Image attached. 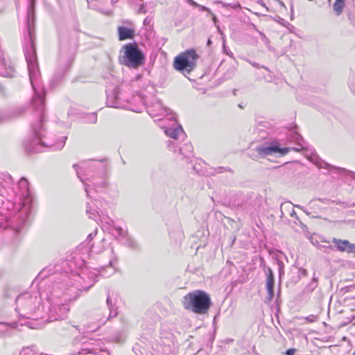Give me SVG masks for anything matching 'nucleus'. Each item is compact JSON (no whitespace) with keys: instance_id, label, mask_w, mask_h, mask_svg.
Returning a JSON list of instances; mask_svg holds the SVG:
<instances>
[{"instance_id":"nucleus-16","label":"nucleus","mask_w":355,"mask_h":355,"mask_svg":"<svg viewBox=\"0 0 355 355\" xmlns=\"http://www.w3.org/2000/svg\"><path fill=\"white\" fill-rule=\"evenodd\" d=\"M320 167L325 168H327V169L335 168V169H337L339 171L345 172L347 175H349L353 179H355V172L347 170V169H345L344 168L332 166H331L330 164H327L326 162H324L322 164H321L320 166Z\"/></svg>"},{"instance_id":"nucleus-7","label":"nucleus","mask_w":355,"mask_h":355,"mask_svg":"<svg viewBox=\"0 0 355 355\" xmlns=\"http://www.w3.org/2000/svg\"><path fill=\"white\" fill-rule=\"evenodd\" d=\"M33 128L35 137L25 147L26 152L30 154L40 153L42 146L45 145L42 140V135L39 127L33 126Z\"/></svg>"},{"instance_id":"nucleus-23","label":"nucleus","mask_w":355,"mask_h":355,"mask_svg":"<svg viewBox=\"0 0 355 355\" xmlns=\"http://www.w3.org/2000/svg\"><path fill=\"white\" fill-rule=\"evenodd\" d=\"M11 325L10 323L0 322V336L6 334Z\"/></svg>"},{"instance_id":"nucleus-1","label":"nucleus","mask_w":355,"mask_h":355,"mask_svg":"<svg viewBox=\"0 0 355 355\" xmlns=\"http://www.w3.org/2000/svg\"><path fill=\"white\" fill-rule=\"evenodd\" d=\"M28 44L26 46L24 49V53L26 60L28 64V69L29 73V78L31 82L33 88L35 91V95L33 98L32 105L33 109L37 113L39 116L38 125L42 126L44 120V92L42 91L40 93L33 84V80L37 76L38 66L37 62L36 50L35 47V35L33 31L30 26V21H28Z\"/></svg>"},{"instance_id":"nucleus-21","label":"nucleus","mask_w":355,"mask_h":355,"mask_svg":"<svg viewBox=\"0 0 355 355\" xmlns=\"http://www.w3.org/2000/svg\"><path fill=\"white\" fill-rule=\"evenodd\" d=\"M69 310V308L64 304L59 306L58 310V318H65L67 315Z\"/></svg>"},{"instance_id":"nucleus-39","label":"nucleus","mask_w":355,"mask_h":355,"mask_svg":"<svg viewBox=\"0 0 355 355\" xmlns=\"http://www.w3.org/2000/svg\"><path fill=\"white\" fill-rule=\"evenodd\" d=\"M27 324L28 325V327L31 329H40L41 327L40 325L33 326L31 322H28Z\"/></svg>"},{"instance_id":"nucleus-42","label":"nucleus","mask_w":355,"mask_h":355,"mask_svg":"<svg viewBox=\"0 0 355 355\" xmlns=\"http://www.w3.org/2000/svg\"><path fill=\"white\" fill-rule=\"evenodd\" d=\"M0 92H1L2 94H3V93H4V88H3V86H1V85H0Z\"/></svg>"},{"instance_id":"nucleus-49","label":"nucleus","mask_w":355,"mask_h":355,"mask_svg":"<svg viewBox=\"0 0 355 355\" xmlns=\"http://www.w3.org/2000/svg\"><path fill=\"white\" fill-rule=\"evenodd\" d=\"M6 76H12V75H10V73H7Z\"/></svg>"},{"instance_id":"nucleus-30","label":"nucleus","mask_w":355,"mask_h":355,"mask_svg":"<svg viewBox=\"0 0 355 355\" xmlns=\"http://www.w3.org/2000/svg\"><path fill=\"white\" fill-rule=\"evenodd\" d=\"M76 174H77L78 178L80 180V181H81V182L85 184V192L87 193V196H89L88 189H87V184L85 183V180H83V179L80 178V174H79V173H78V171H76Z\"/></svg>"},{"instance_id":"nucleus-51","label":"nucleus","mask_w":355,"mask_h":355,"mask_svg":"<svg viewBox=\"0 0 355 355\" xmlns=\"http://www.w3.org/2000/svg\"><path fill=\"white\" fill-rule=\"evenodd\" d=\"M109 265H110V266H112V261H110Z\"/></svg>"},{"instance_id":"nucleus-36","label":"nucleus","mask_w":355,"mask_h":355,"mask_svg":"<svg viewBox=\"0 0 355 355\" xmlns=\"http://www.w3.org/2000/svg\"><path fill=\"white\" fill-rule=\"evenodd\" d=\"M306 320L309 322H314L315 320V316L313 315H311L306 318Z\"/></svg>"},{"instance_id":"nucleus-50","label":"nucleus","mask_w":355,"mask_h":355,"mask_svg":"<svg viewBox=\"0 0 355 355\" xmlns=\"http://www.w3.org/2000/svg\"><path fill=\"white\" fill-rule=\"evenodd\" d=\"M304 212H305L307 215H309V213L308 211H304Z\"/></svg>"},{"instance_id":"nucleus-38","label":"nucleus","mask_w":355,"mask_h":355,"mask_svg":"<svg viewBox=\"0 0 355 355\" xmlns=\"http://www.w3.org/2000/svg\"><path fill=\"white\" fill-rule=\"evenodd\" d=\"M187 2H188L190 5L193 6H194V7H196V6H198V3H196V1H194L193 0H187Z\"/></svg>"},{"instance_id":"nucleus-28","label":"nucleus","mask_w":355,"mask_h":355,"mask_svg":"<svg viewBox=\"0 0 355 355\" xmlns=\"http://www.w3.org/2000/svg\"><path fill=\"white\" fill-rule=\"evenodd\" d=\"M277 265L279 266V276L281 278L282 276L284 274V263L282 261L277 260Z\"/></svg>"},{"instance_id":"nucleus-4","label":"nucleus","mask_w":355,"mask_h":355,"mask_svg":"<svg viewBox=\"0 0 355 355\" xmlns=\"http://www.w3.org/2000/svg\"><path fill=\"white\" fill-rule=\"evenodd\" d=\"M144 55L136 43H128L122 47L119 56L120 64L136 69L144 63Z\"/></svg>"},{"instance_id":"nucleus-26","label":"nucleus","mask_w":355,"mask_h":355,"mask_svg":"<svg viewBox=\"0 0 355 355\" xmlns=\"http://www.w3.org/2000/svg\"><path fill=\"white\" fill-rule=\"evenodd\" d=\"M295 223L297 225H299L302 230V232H305L307 231V226L306 225H304L300 220V218H298V220H297V221H295Z\"/></svg>"},{"instance_id":"nucleus-40","label":"nucleus","mask_w":355,"mask_h":355,"mask_svg":"<svg viewBox=\"0 0 355 355\" xmlns=\"http://www.w3.org/2000/svg\"><path fill=\"white\" fill-rule=\"evenodd\" d=\"M291 216L292 217H294L296 220H298L299 217L297 216V215L296 212L295 211V210L293 209V211L291 213Z\"/></svg>"},{"instance_id":"nucleus-13","label":"nucleus","mask_w":355,"mask_h":355,"mask_svg":"<svg viewBox=\"0 0 355 355\" xmlns=\"http://www.w3.org/2000/svg\"><path fill=\"white\" fill-rule=\"evenodd\" d=\"M167 136L173 139L184 138L185 134L181 125H178L176 128H170L165 130Z\"/></svg>"},{"instance_id":"nucleus-15","label":"nucleus","mask_w":355,"mask_h":355,"mask_svg":"<svg viewBox=\"0 0 355 355\" xmlns=\"http://www.w3.org/2000/svg\"><path fill=\"white\" fill-rule=\"evenodd\" d=\"M106 302L110 309V315L107 320L116 317L118 315V312L116 311V308H115V303L112 302V300L109 293L107 294V296Z\"/></svg>"},{"instance_id":"nucleus-12","label":"nucleus","mask_w":355,"mask_h":355,"mask_svg":"<svg viewBox=\"0 0 355 355\" xmlns=\"http://www.w3.org/2000/svg\"><path fill=\"white\" fill-rule=\"evenodd\" d=\"M274 275L272 270L269 268L268 269L267 279H266V288L268 291V300L271 301L274 297Z\"/></svg>"},{"instance_id":"nucleus-41","label":"nucleus","mask_w":355,"mask_h":355,"mask_svg":"<svg viewBox=\"0 0 355 355\" xmlns=\"http://www.w3.org/2000/svg\"><path fill=\"white\" fill-rule=\"evenodd\" d=\"M92 119H94V122H96V120H97L96 115V114H93L92 115Z\"/></svg>"},{"instance_id":"nucleus-3","label":"nucleus","mask_w":355,"mask_h":355,"mask_svg":"<svg viewBox=\"0 0 355 355\" xmlns=\"http://www.w3.org/2000/svg\"><path fill=\"white\" fill-rule=\"evenodd\" d=\"M17 311L22 318L37 320L40 299L28 293L19 295L16 299Z\"/></svg>"},{"instance_id":"nucleus-32","label":"nucleus","mask_w":355,"mask_h":355,"mask_svg":"<svg viewBox=\"0 0 355 355\" xmlns=\"http://www.w3.org/2000/svg\"><path fill=\"white\" fill-rule=\"evenodd\" d=\"M299 272H300V275L303 276V277H306L308 275L307 270L304 268H300L299 270Z\"/></svg>"},{"instance_id":"nucleus-33","label":"nucleus","mask_w":355,"mask_h":355,"mask_svg":"<svg viewBox=\"0 0 355 355\" xmlns=\"http://www.w3.org/2000/svg\"><path fill=\"white\" fill-rule=\"evenodd\" d=\"M20 187H27V180L25 178H21L19 181Z\"/></svg>"},{"instance_id":"nucleus-43","label":"nucleus","mask_w":355,"mask_h":355,"mask_svg":"<svg viewBox=\"0 0 355 355\" xmlns=\"http://www.w3.org/2000/svg\"><path fill=\"white\" fill-rule=\"evenodd\" d=\"M213 15V21L216 23L217 19H216V17L215 15Z\"/></svg>"},{"instance_id":"nucleus-34","label":"nucleus","mask_w":355,"mask_h":355,"mask_svg":"<svg viewBox=\"0 0 355 355\" xmlns=\"http://www.w3.org/2000/svg\"><path fill=\"white\" fill-rule=\"evenodd\" d=\"M295 349H289L286 351L285 355H295Z\"/></svg>"},{"instance_id":"nucleus-14","label":"nucleus","mask_w":355,"mask_h":355,"mask_svg":"<svg viewBox=\"0 0 355 355\" xmlns=\"http://www.w3.org/2000/svg\"><path fill=\"white\" fill-rule=\"evenodd\" d=\"M179 153L180 155H182L184 158L189 159L193 156V147L191 144L187 143L179 148Z\"/></svg>"},{"instance_id":"nucleus-25","label":"nucleus","mask_w":355,"mask_h":355,"mask_svg":"<svg viewBox=\"0 0 355 355\" xmlns=\"http://www.w3.org/2000/svg\"><path fill=\"white\" fill-rule=\"evenodd\" d=\"M30 2H31V5H30V8H29V10L28 12V16H27L28 21H30V17H31V12H33V10H34L35 0H30Z\"/></svg>"},{"instance_id":"nucleus-37","label":"nucleus","mask_w":355,"mask_h":355,"mask_svg":"<svg viewBox=\"0 0 355 355\" xmlns=\"http://www.w3.org/2000/svg\"><path fill=\"white\" fill-rule=\"evenodd\" d=\"M96 231L94 234H93V233L89 234L87 236V239L88 241H91V240H92V239L94 238V236H96Z\"/></svg>"},{"instance_id":"nucleus-47","label":"nucleus","mask_w":355,"mask_h":355,"mask_svg":"<svg viewBox=\"0 0 355 355\" xmlns=\"http://www.w3.org/2000/svg\"><path fill=\"white\" fill-rule=\"evenodd\" d=\"M226 171H230L231 173H232L233 171H232L231 168H227V169H225Z\"/></svg>"},{"instance_id":"nucleus-31","label":"nucleus","mask_w":355,"mask_h":355,"mask_svg":"<svg viewBox=\"0 0 355 355\" xmlns=\"http://www.w3.org/2000/svg\"><path fill=\"white\" fill-rule=\"evenodd\" d=\"M116 231L118 232L119 236H125V232H124L121 227H116Z\"/></svg>"},{"instance_id":"nucleus-9","label":"nucleus","mask_w":355,"mask_h":355,"mask_svg":"<svg viewBox=\"0 0 355 355\" xmlns=\"http://www.w3.org/2000/svg\"><path fill=\"white\" fill-rule=\"evenodd\" d=\"M107 105L111 107H117L119 106L118 99L119 89L114 87L112 89H107Z\"/></svg>"},{"instance_id":"nucleus-11","label":"nucleus","mask_w":355,"mask_h":355,"mask_svg":"<svg viewBox=\"0 0 355 355\" xmlns=\"http://www.w3.org/2000/svg\"><path fill=\"white\" fill-rule=\"evenodd\" d=\"M119 35V40L120 41L125 40L128 39H133L135 36V30L132 28H127L125 26H119L117 28Z\"/></svg>"},{"instance_id":"nucleus-17","label":"nucleus","mask_w":355,"mask_h":355,"mask_svg":"<svg viewBox=\"0 0 355 355\" xmlns=\"http://www.w3.org/2000/svg\"><path fill=\"white\" fill-rule=\"evenodd\" d=\"M318 286V279L313 274V277L311 281L307 284L306 288L304 290V292L306 293H312Z\"/></svg>"},{"instance_id":"nucleus-5","label":"nucleus","mask_w":355,"mask_h":355,"mask_svg":"<svg viewBox=\"0 0 355 355\" xmlns=\"http://www.w3.org/2000/svg\"><path fill=\"white\" fill-rule=\"evenodd\" d=\"M198 58L195 50H187L175 58L173 67L179 71L190 73L196 68Z\"/></svg>"},{"instance_id":"nucleus-52","label":"nucleus","mask_w":355,"mask_h":355,"mask_svg":"<svg viewBox=\"0 0 355 355\" xmlns=\"http://www.w3.org/2000/svg\"><path fill=\"white\" fill-rule=\"evenodd\" d=\"M352 252L354 253V254H355V249L354 250V252Z\"/></svg>"},{"instance_id":"nucleus-20","label":"nucleus","mask_w":355,"mask_h":355,"mask_svg":"<svg viewBox=\"0 0 355 355\" xmlns=\"http://www.w3.org/2000/svg\"><path fill=\"white\" fill-rule=\"evenodd\" d=\"M215 3H220L223 6V8H231L234 10H239L241 8V6L239 3H225L221 1H216Z\"/></svg>"},{"instance_id":"nucleus-24","label":"nucleus","mask_w":355,"mask_h":355,"mask_svg":"<svg viewBox=\"0 0 355 355\" xmlns=\"http://www.w3.org/2000/svg\"><path fill=\"white\" fill-rule=\"evenodd\" d=\"M66 139L67 137H63L62 138V141L55 145L54 148L56 150H61L64 146Z\"/></svg>"},{"instance_id":"nucleus-45","label":"nucleus","mask_w":355,"mask_h":355,"mask_svg":"<svg viewBox=\"0 0 355 355\" xmlns=\"http://www.w3.org/2000/svg\"><path fill=\"white\" fill-rule=\"evenodd\" d=\"M78 167H79V166L76 164L73 165V168H77Z\"/></svg>"},{"instance_id":"nucleus-18","label":"nucleus","mask_w":355,"mask_h":355,"mask_svg":"<svg viewBox=\"0 0 355 355\" xmlns=\"http://www.w3.org/2000/svg\"><path fill=\"white\" fill-rule=\"evenodd\" d=\"M345 6V0H336L335 3L333 5V9L336 12V15H340L343 9Z\"/></svg>"},{"instance_id":"nucleus-22","label":"nucleus","mask_w":355,"mask_h":355,"mask_svg":"<svg viewBox=\"0 0 355 355\" xmlns=\"http://www.w3.org/2000/svg\"><path fill=\"white\" fill-rule=\"evenodd\" d=\"M95 350L92 347L86 346L85 347L81 348L78 352V355H95Z\"/></svg>"},{"instance_id":"nucleus-29","label":"nucleus","mask_w":355,"mask_h":355,"mask_svg":"<svg viewBox=\"0 0 355 355\" xmlns=\"http://www.w3.org/2000/svg\"><path fill=\"white\" fill-rule=\"evenodd\" d=\"M196 8H198L201 11H207L208 12L210 15H213L212 12L210 10L209 8L205 7V6H202V5H200L198 3V6H196Z\"/></svg>"},{"instance_id":"nucleus-8","label":"nucleus","mask_w":355,"mask_h":355,"mask_svg":"<svg viewBox=\"0 0 355 355\" xmlns=\"http://www.w3.org/2000/svg\"><path fill=\"white\" fill-rule=\"evenodd\" d=\"M331 242L335 244L336 249L339 252L352 253L355 250V244L351 243L348 240L334 238Z\"/></svg>"},{"instance_id":"nucleus-27","label":"nucleus","mask_w":355,"mask_h":355,"mask_svg":"<svg viewBox=\"0 0 355 355\" xmlns=\"http://www.w3.org/2000/svg\"><path fill=\"white\" fill-rule=\"evenodd\" d=\"M33 350L29 347L24 348L21 352L19 355H33Z\"/></svg>"},{"instance_id":"nucleus-35","label":"nucleus","mask_w":355,"mask_h":355,"mask_svg":"<svg viewBox=\"0 0 355 355\" xmlns=\"http://www.w3.org/2000/svg\"><path fill=\"white\" fill-rule=\"evenodd\" d=\"M87 214L89 215V218H94V216H95V214L94 212H92L91 210L89 209H87Z\"/></svg>"},{"instance_id":"nucleus-10","label":"nucleus","mask_w":355,"mask_h":355,"mask_svg":"<svg viewBox=\"0 0 355 355\" xmlns=\"http://www.w3.org/2000/svg\"><path fill=\"white\" fill-rule=\"evenodd\" d=\"M148 112L152 116H161L168 114V110L164 107L159 101H157L148 108Z\"/></svg>"},{"instance_id":"nucleus-44","label":"nucleus","mask_w":355,"mask_h":355,"mask_svg":"<svg viewBox=\"0 0 355 355\" xmlns=\"http://www.w3.org/2000/svg\"><path fill=\"white\" fill-rule=\"evenodd\" d=\"M211 40L210 39H209L207 40V45L209 46V45H211Z\"/></svg>"},{"instance_id":"nucleus-6","label":"nucleus","mask_w":355,"mask_h":355,"mask_svg":"<svg viewBox=\"0 0 355 355\" xmlns=\"http://www.w3.org/2000/svg\"><path fill=\"white\" fill-rule=\"evenodd\" d=\"M291 150V148H279L277 146H263L260 145L256 148L259 157H264L267 155L279 153L282 155H286Z\"/></svg>"},{"instance_id":"nucleus-46","label":"nucleus","mask_w":355,"mask_h":355,"mask_svg":"<svg viewBox=\"0 0 355 355\" xmlns=\"http://www.w3.org/2000/svg\"><path fill=\"white\" fill-rule=\"evenodd\" d=\"M107 184L106 183L103 182L101 185L102 187H106Z\"/></svg>"},{"instance_id":"nucleus-48","label":"nucleus","mask_w":355,"mask_h":355,"mask_svg":"<svg viewBox=\"0 0 355 355\" xmlns=\"http://www.w3.org/2000/svg\"><path fill=\"white\" fill-rule=\"evenodd\" d=\"M296 207H297V208H300V209H302V207H301L300 205H296Z\"/></svg>"},{"instance_id":"nucleus-19","label":"nucleus","mask_w":355,"mask_h":355,"mask_svg":"<svg viewBox=\"0 0 355 355\" xmlns=\"http://www.w3.org/2000/svg\"><path fill=\"white\" fill-rule=\"evenodd\" d=\"M293 140H295L296 141V143L302 146V149H304L305 148L303 146V144H304V139L302 137V136L297 133L293 135ZM291 150H295V151H300V148H291Z\"/></svg>"},{"instance_id":"nucleus-2","label":"nucleus","mask_w":355,"mask_h":355,"mask_svg":"<svg viewBox=\"0 0 355 355\" xmlns=\"http://www.w3.org/2000/svg\"><path fill=\"white\" fill-rule=\"evenodd\" d=\"M182 304L185 309L198 314H205L211 305V299L205 292L197 290L184 296Z\"/></svg>"}]
</instances>
